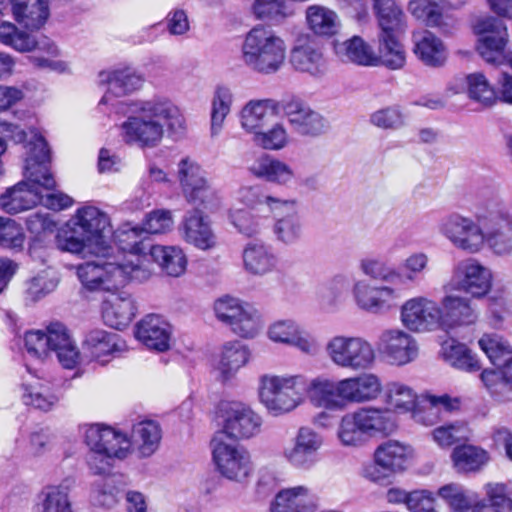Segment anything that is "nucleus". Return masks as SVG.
Instances as JSON below:
<instances>
[{
	"label": "nucleus",
	"mask_w": 512,
	"mask_h": 512,
	"mask_svg": "<svg viewBox=\"0 0 512 512\" xmlns=\"http://www.w3.org/2000/svg\"><path fill=\"white\" fill-rule=\"evenodd\" d=\"M144 78L130 67L103 70L98 74V84L107 89L99 100L97 111L127 116L121 128H183L185 118L180 109L169 99L155 97L145 101H124L119 98L141 88Z\"/></svg>",
	"instance_id": "f257e3e1"
},
{
	"label": "nucleus",
	"mask_w": 512,
	"mask_h": 512,
	"mask_svg": "<svg viewBox=\"0 0 512 512\" xmlns=\"http://www.w3.org/2000/svg\"><path fill=\"white\" fill-rule=\"evenodd\" d=\"M143 231L139 226L129 223L113 231L106 213L94 206L77 209L65 226L54 236V242L60 251L86 257L96 255L105 257L114 243L118 250L133 256L146 255L150 243L141 238ZM136 264L139 265L137 262Z\"/></svg>",
	"instance_id": "f03ea898"
},
{
	"label": "nucleus",
	"mask_w": 512,
	"mask_h": 512,
	"mask_svg": "<svg viewBox=\"0 0 512 512\" xmlns=\"http://www.w3.org/2000/svg\"><path fill=\"white\" fill-rule=\"evenodd\" d=\"M179 179L186 200L194 206L184 217V239L201 250L211 249L216 244V236L206 213L214 211L219 201L202 175L201 168L188 158L179 163Z\"/></svg>",
	"instance_id": "7ed1b4c3"
},
{
	"label": "nucleus",
	"mask_w": 512,
	"mask_h": 512,
	"mask_svg": "<svg viewBox=\"0 0 512 512\" xmlns=\"http://www.w3.org/2000/svg\"><path fill=\"white\" fill-rule=\"evenodd\" d=\"M474 32L479 36L477 50L481 57L499 68V99L512 104V54L505 50L508 33L503 20L491 16L478 19Z\"/></svg>",
	"instance_id": "20e7f679"
},
{
	"label": "nucleus",
	"mask_w": 512,
	"mask_h": 512,
	"mask_svg": "<svg viewBox=\"0 0 512 512\" xmlns=\"http://www.w3.org/2000/svg\"><path fill=\"white\" fill-rule=\"evenodd\" d=\"M396 429V417L390 409L362 407L342 417L338 437L345 446H361L370 438L388 436Z\"/></svg>",
	"instance_id": "39448f33"
},
{
	"label": "nucleus",
	"mask_w": 512,
	"mask_h": 512,
	"mask_svg": "<svg viewBox=\"0 0 512 512\" xmlns=\"http://www.w3.org/2000/svg\"><path fill=\"white\" fill-rule=\"evenodd\" d=\"M85 443L90 448L87 464L96 475L108 474L113 460L124 459L130 447V440L126 434L99 424L87 428Z\"/></svg>",
	"instance_id": "423d86ee"
},
{
	"label": "nucleus",
	"mask_w": 512,
	"mask_h": 512,
	"mask_svg": "<svg viewBox=\"0 0 512 512\" xmlns=\"http://www.w3.org/2000/svg\"><path fill=\"white\" fill-rule=\"evenodd\" d=\"M284 41L264 26H256L246 35L242 46L243 60L254 71L274 74L285 60Z\"/></svg>",
	"instance_id": "0eeeda50"
},
{
	"label": "nucleus",
	"mask_w": 512,
	"mask_h": 512,
	"mask_svg": "<svg viewBox=\"0 0 512 512\" xmlns=\"http://www.w3.org/2000/svg\"><path fill=\"white\" fill-rule=\"evenodd\" d=\"M374 11L378 20L380 32L378 34V51L388 69H402L406 63V53L399 41L402 27L403 12L394 0H373Z\"/></svg>",
	"instance_id": "6e6552de"
},
{
	"label": "nucleus",
	"mask_w": 512,
	"mask_h": 512,
	"mask_svg": "<svg viewBox=\"0 0 512 512\" xmlns=\"http://www.w3.org/2000/svg\"><path fill=\"white\" fill-rule=\"evenodd\" d=\"M308 389L307 380L301 375H262L259 379V397L273 415L295 409Z\"/></svg>",
	"instance_id": "1a4fd4ad"
},
{
	"label": "nucleus",
	"mask_w": 512,
	"mask_h": 512,
	"mask_svg": "<svg viewBox=\"0 0 512 512\" xmlns=\"http://www.w3.org/2000/svg\"><path fill=\"white\" fill-rule=\"evenodd\" d=\"M140 272V266L132 260L120 263L98 260L85 262L77 268L80 282L89 291H117Z\"/></svg>",
	"instance_id": "9d476101"
},
{
	"label": "nucleus",
	"mask_w": 512,
	"mask_h": 512,
	"mask_svg": "<svg viewBox=\"0 0 512 512\" xmlns=\"http://www.w3.org/2000/svg\"><path fill=\"white\" fill-rule=\"evenodd\" d=\"M24 343L27 352L36 357H42L48 351L55 352L58 361L66 369H72L78 363L80 352L66 326L60 322L51 323L46 332H27Z\"/></svg>",
	"instance_id": "9b49d317"
},
{
	"label": "nucleus",
	"mask_w": 512,
	"mask_h": 512,
	"mask_svg": "<svg viewBox=\"0 0 512 512\" xmlns=\"http://www.w3.org/2000/svg\"><path fill=\"white\" fill-rule=\"evenodd\" d=\"M241 197L247 205L266 204L277 218L273 231L278 241L284 244L297 242L302 235V224L294 200H282L268 195H259L258 187L241 190Z\"/></svg>",
	"instance_id": "f8f14e48"
},
{
	"label": "nucleus",
	"mask_w": 512,
	"mask_h": 512,
	"mask_svg": "<svg viewBox=\"0 0 512 512\" xmlns=\"http://www.w3.org/2000/svg\"><path fill=\"white\" fill-rule=\"evenodd\" d=\"M478 222L484 227L485 244L500 256L512 253V215L506 206L489 200L475 212Z\"/></svg>",
	"instance_id": "ddd939ff"
},
{
	"label": "nucleus",
	"mask_w": 512,
	"mask_h": 512,
	"mask_svg": "<svg viewBox=\"0 0 512 512\" xmlns=\"http://www.w3.org/2000/svg\"><path fill=\"white\" fill-rule=\"evenodd\" d=\"M326 350L331 361L345 369L365 370L375 360L373 347L360 337L335 336L327 343Z\"/></svg>",
	"instance_id": "4468645a"
},
{
	"label": "nucleus",
	"mask_w": 512,
	"mask_h": 512,
	"mask_svg": "<svg viewBox=\"0 0 512 512\" xmlns=\"http://www.w3.org/2000/svg\"><path fill=\"white\" fill-rule=\"evenodd\" d=\"M439 231L457 249L468 253H478L485 245L484 227L475 218L465 217L459 213L445 216Z\"/></svg>",
	"instance_id": "2eb2a0df"
},
{
	"label": "nucleus",
	"mask_w": 512,
	"mask_h": 512,
	"mask_svg": "<svg viewBox=\"0 0 512 512\" xmlns=\"http://www.w3.org/2000/svg\"><path fill=\"white\" fill-rule=\"evenodd\" d=\"M409 445L396 440L382 443L375 451V463L365 469L366 476L374 482H379L391 473L403 471L412 456Z\"/></svg>",
	"instance_id": "dca6fc26"
},
{
	"label": "nucleus",
	"mask_w": 512,
	"mask_h": 512,
	"mask_svg": "<svg viewBox=\"0 0 512 512\" xmlns=\"http://www.w3.org/2000/svg\"><path fill=\"white\" fill-rule=\"evenodd\" d=\"M262 418L249 405L240 401H226V438L246 440L256 436Z\"/></svg>",
	"instance_id": "f3484780"
},
{
	"label": "nucleus",
	"mask_w": 512,
	"mask_h": 512,
	"mask_svg": "<svg viewBox=\"0 0 512 512\" xmlns=\"http://www.w3.org/2000/svg\"><path fill=\"white\" fill-rule=\"evenodd\" d=\"M322 437L308 427H301L290 445L283 450L286 461L295 468L311 469L319 460Z\"/></svg>",
	"instance_id": "a211bd4d"
},
{
	"label": "nucleus",
	"mask_w": 512,
	"mask_h": 512,
	"mask_svg": "<svg viewBox=\"0 0 512 512\" xmlns=\"http://www.w3.org/2000/svg\"><path fill=\"white\" fill-rule=\"evenodd\" d=\"M439 305L426 297L406 301L401 309L403 325L414 332L432 331L439 326Z\"/></svg>",
	"instance_id": "6ab92c4d"
},
{
	"label": "nucleus",
	"mask_w": 512,
	"mask_h": 512,
	"mask_svg": "<svg viewBox=\"0 0 512 512\" xmlns=\"http://www.w3.org/2000/svg\"><path fill=\"white\" fill-rule=\"evenodd\" d=\"M311 402L327 410H343L348 404L345 380L333 381L315 378L308 383L307 391Z\"/></svg>",
	"instance_id": "aec40b11"
},
{
	"label": "nucleus",
	"mask_w": 512,
	"mask_h": 512,
	"mask_svg": "<svg viewBox=\"0 0 512 512\" xmlns=\"http://www.w3.org/2000/svg\"><path fill=\"white\" fill-rule=\"evenodd\" d=\"M226 325L240 337L252 338L259 328V316L249 303L226 295Z\"/></svg>",
	"instance_id": "412c9836"
},
{
	"label": "nucleus",
	"mask_w": 512,
	"mask_h": 512,
	"mask_svg": "<svg viewBox=\"0 0 512 512\" xmlns=\"http://www.w3.org/2000/svg\"><path fill=\"white\" fill-rule=\"evenodd\" d=\"M457 287L473 297L484 296L491 287L490 271L474 259H467L457 265L455 271Z\"/></svg>",
	"instance_id": "4be33fe9"
},
{
	"label": "nucleus",
	"mask_w": 512,
	"mask_h": 512,
	"mask_svg": "<svg viewBox=\"0 0 512 512\" xmlns=\"http://www.w3.org/2000/svg\"><path fill=\"white\" fill-rule=\"evenodd\" d=\"M0 43L20 53L39 49L46 51L51 56L58 54L57 47L48 38L37 40L33 34L20 30L15 24L8 21L0 24Z\"/></svg>",
	"instance_id": "5701e85b"
},
{
	"label": "nucleus",
	"mask_w": 512,
	"mask_h": 512,
	"mask_svg": "<svg viewBox=\"0 0 512 512\" xmlns=\"http://www.w3.org/2000/svg\"><path fill=\"white\" fill-rule=\"evenodd\" d=\"M380 351L388 361L404 365L417 356V344L407 333L400 330L385 331L380 338Z\"/></svg>",
	"instance_id": "b1692460"
},
{
	"label": "nucleus",
	"mask_w": 512,
	"mask_h": 512,
	"mask_svg": "<svg viewBox=\"0 0 512 512\" xmlns=\"http://www.w3.org/2000/svg\"><path fill=\"white\" fill-rule=\"evenodd\" d=\"M280 116V103L273 99L250 100L241 110L242 128H283L276 121Z\"/></svg>",
	"instance_id": "393cba45"
},
{
	"label": "nucleus",
	"mask_w": 512,
	"mask_h": 512,
	"mask_svg": "<svg viewBox=\"0 0 512 512\" xmlns=\"http://www.w3.org/2000/svg\"><path fill=\"white\" fill-rule=\"evenodd\" d=\"M334 51L338 58L343 62H351L360 66H385L383 53L379 51L376 55L371 46L361 37L353 36L343 42H334Z\"/></svg>",
	"instance_id": "a878e982"
},
{
	"label": "nucleus",
	"mask_w": 512,
	"mask_h": 512,
	"mask_svg": "<svg viewBox=\"0 0 512 512\" xmlns=\"http://www.w3.org/2000/svg\"><path fill=\"white\" fill-rule=\"evenodd\" d=\"M170 326L159 315L145 316L135 328V337L149 349L163 352L169 349Z\"/></svg>",
	"instance_id": "bb28decb"
},
{
	"label": "nucleus",
	"mask_w": 512,
	"mask_h": 512,
	"mask_svg": "<svg viewBox=\"0 0 512 512\" xmlns=\"http://www.w3.org/2000/svg\"><path fill=\"white\" fill-rule=\"evenodd\" d=\"M439 326L449 330L462 325H471L477 319V314L465 298L448 295L439 306Z\"/></svg>",
	"instance_id": "cd10ccee"
},
{
	"label": "nucleus",
	"mask_w": 512,
	"mask_h": 512,
	"mask_svg": "<svg viewBox=\"0 0 512 512\" xmlns=\"http://www.w3.org/2000/svg\"><path fill=\"white\" fill-rule=\"evenodd\" d=\"M461 400L448 394L439 396L428 395L421 405H417L412 411L415 422L424 426H433L441 419V413H450L459 410Z\"/></svg>",
	"instance_id": "c85d7f7f"
},
{
	"label": "nucleus",
	"mask_w": 512,
	"mask_h": 512,
	"mask_svg": "<svg viewBox=\"0 0 512 512\" xmlns=\"http://www.w3.org/2000/svg\"><path fill=\"white\" fill-rule=\"evenodd\" d=\"M270 509L271 512H315L316 501L310 488L299 485L277 492Z\"/></svg>",
	"instance_id": "c756f323"
},
{
	"label": "nucleus",
	"mask_w": 512,
	"mask_h": 512,
	"mask_svg": "<svg viewBox=\"0 0 512 512\" xmlns=\"http://www.w3.org/2000/svg\"><path fill=\"white\" fill-rule=\"evenodd\" d=\"M124 346L119 334L102 329L89 331L82 344L84 353L102 364L107 361L104 357L119 353Z\"/></svg>",
	"instance_id": "7c9ffc66"
},
{
	"label": "nucleus",
	"mask_w": 512,
	"mask_h": 512,
	"mask_svg": "<svg viewBox=\"0 0 512 512\" xmlns=\"http://www.w3.org/2000/svg\"><path fill=\"white\" fill-rule=\"evenodd\" d=\"M11 13L19 25L38 30L49 18L48 0H11Z\"/></svg>",
	"instance_id": "2f4dec72"
},
{
	"label": "nucleus",
	"mask_w": 512,
	"mask_h": 512,
	"mask_svg": "<svg viewBox=\"0 0 512 512\" xmlns=\"http://www.w3.org/2000/svg\"><path fill=\"white\" fill-rule=\"evenodd\" d=\"M449 90L454 93L467 91L469 98L485 107L492 106L498 99L493 87L482 73L456 77L449 85Z\"/></svg>",
	"instance_id": "473e14b6"
},
{
	"label": "nucleus",
	"mask_w": 512,
	"mask_h": 512,
	"mask_svg": "<svg viewBox=\"0 0 512 512\" xmlns=\"http://www.w3.org/2000/svg\"><path fill=\"white\" fill-rule=\"evenodd\" d=\"M245 271L252 275L263 276L274 271L278 257L270 245L249 242L242 253Z\"/></svg>",
	"instance_id": "72a5a7b5"
},
{
	"label": "nucleus",
	"mask_w": 512,
	"mask_h": 512,
	"mask_svg": "<svg viewBox=\"0 0 512 512\" xmlns=\"http://www.w3.org/2000/svg\"><path fill=\"white\" fill-rule=\"evenodd\" d=\"M408 10L417 19L422 20L428 27L437 28L439 32L448 35L455 28L456 20L441 12L440 7L430 0H411Z\"/></svg>",
	"instance_id": "f704fd0d"
},
{
	"label": "nucleus",
	"mask_w": 512,
	"mask_h": 512,
	"mask_svg": "<svg viewBox=\"0 0 512 512\" xmlns=\"http://www.w3.org/2000/svg\"><path fill=\"white\" fill-rule=\"evenodd\" d=\"M292 67L301 73L318 77L325 73L326 62L321 50L312 43L295 46L290 52Z\"/></svg>",
	"instance_id": "c9c22d12"
},
{
	"label": "nucleus",
	"mask_w": 512,
	"mask_h": 512,
	"mask_svg": "<svg viewBox=\"0 0 512 512\" xmlns=\"http://www.w3.org/2000/svg\"><path fill=\"white\" fill-rule=\"evenodd\" d=\"M136 305L130 294L121 293L106 302L103 319L108 326L122 330L126 328L136 315Z\"/></svg>",
	"instance_id": "e433bc0d"
},
{
	"label": "nucleus",
	"mask_w": 512,
	"mask_h": 512,
	"mask_svg": "<svg viewBox=\"0 0 512 512\" xmlns=\"http://www.w3.org/2000/svg\"><path fill=\"white\" fill-rule=\"evenodd\" d=\"M278 102L280 103V115L286 116L291 125L306 128H322L324 126L322 117L311 110L299 97L291 95Z\"/></svg>",
	"instance_id": "4c0bfd02"
},
{
	"label": "nucleus",
	"mask_w": 512,
	"mask_h": 512,
	"mask_svg": "<svg viewBox=\"0 0 512 512\" xmlns=\"http://www.w3.org/2000/svg\"><path fill=\"white\" fill-rule=\"evenodd\" d=\"M249 171L257 178L280 185L287 184L294 177L289 165L267 154L257 157L249 166Z\"/></svg>",
	"instance_id": "58836bf2"
},
{
	"label": "nucleus",
	"mask_w": 512,
	"mask_h": 512,
	"mask_svg": "<svg viewBox=\"0 0 512 512\" xmlns=\"http://www.w3.org/2000/svg\"><path fill=\"white\" fill-rule=\"evenodd\" d=\"M344 380L348 403H363L375 400L382 391L380 379L372 373H364Z\"/></svg>",
	"instance_id": "ea45409f"
},
{
	"label": "nucleus",
	"mask_w": 512,
	"mask_h": 512,
	"mask_svg": "<svg viewBox=\"0 0 512 512\" xmlns=\"http://www.w3.org/2000/svg\"><path fill=\"white\" fill-rule=\"evenodd\" d=\"M453 512H481L484 505L478 495L456 484H448L438 491Z\"/></svg>",
	"instance_id": "a19ab883"
},
{
	"label": "nucleus",
	"mask_w": 512,
	"mask_h": 512,
	"mask_svg": "<svg viewBox=\"0 0 512 512\" xmlns=\"http://www.w3.org/2000/svg\"><path fill=\"white\" fill-rule=\"evenodd\" d=\"M148 254L169 276L178 277L184 273L187 265L183 251L174 246L153 245L150 243Z\"/></svg>",
	"instance_id": "79ce46f5"
},
{
	"label": "nucleus",
	"mask_w": 512,
	"mask_h": 512,
	"mask_svg": "<svg viewBox=\"0 0 512 512\" xmlns=\"http://www.w3.org/2000/svg\"><path fill=\"white\" fill-rule=\"evenodd\" d=\"M352 284V279L347 275L334 276L326 286L318 292L320 308L325 312H334L346 299Z\"/></svg>",
	"instance_id": "37998d69"
},
{
	"label": "nucleus",
	"mask_w": 512,
	"mask_h": 512,
	"mask_svg": "<svg viewBox=\"0 0 512 512\" xmlns=\"http://www.w3.org/2000/svg\"><path fill=\"white\" fill-rule=\"evenodd\" d=\"M131 437L138 444L141 456L149 457L159 447L162 430L156 421L144 420L133 425Z\"/></svg>",
	"instance_id": "c03bdc74"
},
{
	"label": "nucleus",
	"mask_w": 512,
	"mask_h": 512,
	"mask_svg": "<svg viewBox=\"0 0 512 512\" xmlns=\"http://www.w3.org/2000/svg\"><path fill=\"white\" fill-rule=\"evenodd\" d=\"M252 471L250 453L242 445H226V479L242 482Z\"/></svg>",
	"instance_id": "a18cd8bd"
},
{
	"label": "nucleus",
	"mask_w": 512,
	"mask_h": 512,
	"mask_svg": "<svg viewBox=\"0 0 512 512\" xmlns=\"http://www.w3.org/2000/svg\"><path fill=\"white\" fill-rule=\"evenodd\" d=\"M74 484L75 479L67 477L59 485L47 487L42 492L41 512H73L68 494Z\"/></svg>",
	"instance_id": "49530a36"
},
{
	"label": "nucleus",
	"mask_w": 512,
	"mask_h": 512,
	"mask_svg": "<svg viewBox=\"0 0 512 512\" xmlns=\"http://www.w3.org/2000/svg\"><path fill=\"white\" fill-rule=\"evenodd\" d=\"M27 230L33 235L29 253L33 255L37 249L46 245L47 238L52 236L57 230V224L48 214L35 212L26 218Z\"/></svg>",
	"instance_id": "de8ad7c7"
},
{
	"label": "nucleus",
	"mask_w": 512,
	"mask_h": 512,
	"mask_svg": "<svg viewBox=\"0 0 512 512\" xmlns=\"http://www.w3.org/2000/svg\"><path fill=\"white\" fill-rule=\"evenodd\" d=\"M306 19L309 28L319 36H332L338 32L340 27L337 14L323 6L308 7Z\"/></svg>",
	"instance_id": "09e8293b"
},
{
	"label": "nucleus",
	"mask_w": 512,
	"mask_h": 512,
	"mask_svg": "<svg viewBox=\"0 0 512 512\" xmlns=\"http://www.w3.org/2000/svg\"><path fill=\"white\" fill-rule=\"evenodd\" d=\"M414 52L424 65L432 68L444 66L447 60V51L443 42L431 33L425 35L416 44Z\"/></svg>",
	"instance_id": "8fccbe9b"
},
{
	"label": "nucleus",
	"mask_w": 512,
	"mask_h": 512,
	"mask_svg": "<svg viewBox=\"0 0 512 512\" xmlns=\"http://www.w3.org/2000/svg\"><path fill=\"white\" fill-rule=\"evenodd\" d=\"M217 430L210 441L212 451V462L215 466L217 483L219 484L224 477V409L223 400H220L214 411L212 419Z\"/></svg>",
	"instance_id": "3c124183"
},
{
	"label": "nucleus",
	"mask_w": 512,
	"mask_h": 512,
	"mask_svg": "<svg viewBox=\"0 0 512 512\" xmlns=\"http://www.w3.org/2000/svg\"><path fill=\"white\" fill-rule=\"evenodd\" d=\"M478 344L496 369L512 360V348L506 340L497 334H484Z\"/></svg>",
	"instance_id": "603ef678"
},
{
	"label": "nucleus",
	"mask_w": 512,
	"mask_h": 512,
	"mask_svg": "<svg viewBox=\"0 0 512 512\" xmlns=\"http://www.w3.org/2000/svg\"><path fill=\"white\" fill-rule=\"evenodd\" d=\"M481 380L491 394L512 392V360L494 370H484Z\"/></svg>",
	"instance_id": "864d4df0"
},
{
	"label": "nucleus",
	"mask_w": 512,
	"mask_h": 512,
	"mask_svg": "<svg viewBox=\"0 0 512 512\" xmlns=\"http://www.w3.org/2000/svg\"><path fill=\"white\" fill-rule=\"evenodd\" d=\"M453 460L459 470L470 472L480 469L488 461V455L481 448L466 445L454 449Z\"/></svg>",
	"instance_id": "5fc2aeb1"
},
{
	"label": "nucleus",
	"mask_w": 512,
	"mask_h": 512,
	"mask_svg": "<svg viewBox=\"0 0 512 512\" xmlns=\"http://www.w3.org/2000/svg\"><path fill=\"white\" fill-rule=\"evenodd\" d=\"M387 403L399 412L413 411L417 404V395L407 385L392 382L387 385Z\"/></svg>",
	"instance_id": "6e6d98bb"
},
{
	"label": "nucleus",
	"mask_w": 512,
	"mask_h": 512,
	"mask_svg": "<svg viewBox=\"0 0 512 512\" xmlns=\"http://www.w3.org/2000/svg\"><path fill=\"white\" fill-rule=\"evenodd\" d=\"M253 12L259 19L280 22L293 13L287 0H255Z\"/></svg>",
	"instance_id": "4d7b16f0"
},
{
	"label": "nucleus",
	"mask_w": 512,
	"mask_h": 512,
	"mask_svg": "<svg viewBox=\"0 0 512 512\" xmlns=\"http://www.w3.org/2000/svg\"><path fill=\"white\" fill-rule=\"evenodd\" d=\"M250 355V350L241 341L226 344V380L249 362Z\"/></svg>",
	"instance_id": "13d9d810"
},
{
	"label": "nucleus",
	"mask_w": 512,
	"mask_h": 512,
	"mask_svg": "<svg viewBox=\"0 0 512 512\" xmlns=\"http://www.w3.org/2000/svg\"><path fill=\"white\" fill-rule=\"evenodd\" d=\"M24 239L23 229L15 220L0 217V246L21 250Z\"/></svg>",
	"instance_id": "bf43d9fd"
},
{
	"label": "nucleus",
	"mask_w": 512,
	"mask_h": 512,
	"mask_svg": "<svg viewBox=\"0 0 512 512\" xmlns=\"http://www.w3.org/2000/svg\"><path fill=\"white\" fill-rule=\"evenodd\" d=\"M375 287H371L364 281H357L353 285V295L357 305L368 312L378 313L384 311L378 295L373 292Z\"/></svg>",
	"instance_id": "052dcab7"
},
{
	"label": "nucleus",
	"mask_w": 512,
	"mask_h": 512,
	"mask_svg": "<svg viewBox=\"0 0 512 512\" xmlns=\"http://www.w3.org/2000/svg\"><path fill=\"white\" fill-rule=\"evenodd\" d=\"M467 427L463 423L456 422L439 426L434 429L432 435L434 441L441 447H449L457 442L467 439Z\"/></svg>",
	"instance_id": "680f3d73"
},
{
	"label": "nucleus",
	"mask_w": 512,
	"mask_h": 512,
	"mask_svg": "<svg viewBox=\"0 0 512 512\" xmlns=\"http://www.w3.org/2000/svg\"><path fill=\"white\" fill-rule=\"evenodd\" d=\"M428 262L429 258L425 253L418 252L411 254L402 264L405 274L400 275V278H396V280H399L403 284L416 282L428 267Z\"/></svg>",
	"instance_id": "e2e57ef3"
},
{
	"label": "nucleus",
	"mask_w": 512,
	"mask_h": 512,
	"mask_svg": "<svg viewBox=\"0 0 512 512\" xmlns=\"http://www.w3.org/2000/svg\"><path fill=\"white\" fill-rule=\"evenodd\" d=\"M173 224L169 210L157 209L146 215L141 230L147 234H161L171 228Z\"/></svg>",
	"instance_id": "0e129e2a"
},
{
	"label": "nucleus",
	"mask_w": 512,
	"mask_h": 512,
	"mask_svg": "<svg viewBox=\"0 0 512 512\" xmlns=\"http://www.w3.org/2000/svg\"><path fill=\"white\" fill-rule=\"evenodd\" d=\"M91 497L95 506L111 508L117 503V489L111 479L105 478L94 483Z\"/></svg>",
	"instance_id": "69168bd1"
},
{
	"label": "nucleus",
	"mask_w": 512,
	"mask_h": 512,
	"mask_svg": "<svg viewBox=\"0 0 512 512\" xmlns=\"http://www.w3.org/2000/svg\"><path fill=\"white\" fill-rule=\"evenodd\" d=\"M163 137V130H124L122 139L140 148L155 147Z\"/></svg>",
	"instance_id": "338daca9"
},
{
	"label": "nucleus",
	"mask_w": 512,
	"mask_h": 512,
	"mask_svg": "<svg viewBox=\"0 0 512 512\" xmlns=\"http://www.w3.org/2000/svg\"><path fill=\"white\" fill-rule=\"evenodd\" d=\"M256 145L267 150H279L287 143L286 130H260L254 133Z\"/></svg>",
	"instance_id": "774afa93"
}]
</instances>
